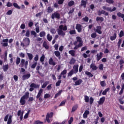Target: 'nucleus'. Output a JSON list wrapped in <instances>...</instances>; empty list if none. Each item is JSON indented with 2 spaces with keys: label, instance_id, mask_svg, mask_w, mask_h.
I'll return each instance as SVG.
<instances>
[{
  "label": "nucleus",
  "instance_id": "f03ea898",
  "mask_svg": "<svg viewBox=\"0 0 124 124\" xmlns=\"http://www.w3.org/2000/svg\"><path fill=\"white\" fill-rule=\"evenodd\" d=\"M29 97L30 93L29 92H26L25 94L20 98V100L19 101L20 105L22 106L25 105L26 104V100L28 99Z\"/></svg>",
  "mask_w": 124,
  "mask_h": 124
},
{
  "label": "nucleus",
  "instance_id": "bb28decb",
  "mask_svg": "<svg viewBox=\"0 0 124 124\" xmlns=\"http://www.w3.org/2000/svg\"><path fill=\"white\" fill-rule=\"evenodd\" d=\"M117 16L118 17H121V18H122L123 19V22H124V14H122V13L121 12H118L117 13Z\"/></svg>",
  "mask_w": 124,
  "mask_h": 124
},
{
  "label": "nucleus",
  "instance_id": "a18cd8bd",
  "mask_svg": "<svg viewBox=\"0 0 124 124\" xmlns=\"http://www.w3.org/2000/svg\"><path fill=\"white\" fill-rule=\"evenodd\" d=\"M84 100H85V102H86V103H88V102H89V101H90V98L89 97V96H88L87 95H85L84 96Z\"/></svg>",
  "mask_w": 124,
  "mask_h": 124
},
{
  "label": "nucleus",
  "instance_id": "4d7b16f0",
  "mask_svg": "<svg viewBox=\"0 0 124 124\" xmlns=\"http://www.w3.org/2000/svg\"><path fill=\"white\" fill-rule=\"evenodd\" d=\"M93 97H91L90 98V99H89V102H90V105H92V104H93Z\"/></svg>",
  "mask_w": 124,
  "mask_h": 124
},
{
  "label": "nucleus",
  "instance_id": "37998d69",
  "mask_svg": "<svg viewBox=\"0 0 124 124\" xmlns=\"http://www.w3.org/2000/svg\"><path fill=\"white\" fill-rule=\"evenodd\" d=\"M39 35L40 37H43L46 35V33L44 31H41L40 32Z\"/></svg>",
  "mask_w": 124,
  "mask_h": 124
},
{
  "label": "nucleus",
  "instance_id": "9b49d317",
  "mask_svg": "<svg viewBox=\"0 0 124 124\" xmlns=\"http://www.w3.org/2000/svg\"><path fill=\"white\" fill-rule=\"evenodd\" d=\"M8 39H5L2 40V42L1 43V45L3 46V47H7L8 46Z\"/></svg>",
  "mask_w": 124,
  "mask_h": 124
},
{
  "label": "nucleus",
  "instance_id": "4468645a",
  "mask_svg": "<svg viewBox=\"0 0 124 124\" xmlns=\"http://www.w3.org/2000/svg\"><path fill=\"white\" fill-rule=\"evenodd\" d=\"M82 25L80 24H77L76 26V29L78 31V32H81L82 31Z\"/></svg>",
  "mask_w": 124,
  "mask_h": 124
},
{
  "label": "nucleus",
  "instance_id": "aec40b11",
  "mask_svg": "<svg viewBox=\"0 0 124 124\" xmlns=\"http://www.w3.org/2000/svg\"><path fill=\"white\" fill-rule=\"evenodd\" d=\"M49 64H50V65H53V66H55L56 65V62H54V60H53V58H50L48 61Z\"/></svg>",
  "mask_w": 124,
  "mask_h": 124
},
{
  "label": "nucleus",
  "instance_id": "69168bd1",
  "mask_svg": "<svg viewBox=\"0 0 124 124\" xmlns=\"http://www.w3.org/2000/svg\"><path fill=\"white\" fill-rule=\"evenodd\" d=\"M64 0H59L58 1V4L62 5L63 3Z\"/></svg>",
  "mask_w": 124,
  "mask_h": 124
},
{
  "label": "nucleus",
  "instance_id": "13d9d810",
  "mask_svg": "<svg viewBox=\"0 0 124 124\" xmlns=\"http://www.w3.org/2000/svg\"><path fill=\"white\" fill-rule=\"evenodd\" d=\"M106 2L109 3V4H112L114 3V1L113 0H106Z\"/></svg>",
  "mask_w": 124,
  "mask_h": 124
},
{
  "label": "nucleus",
  "instance_id": "7ed1b4c3",
  "mask_svg": "<svg viewBox=\"0 0 124 124\" xmlns=\"http://www.w3.org/2000/svg\"><path fill=\"white\" fill-rule=\"evenodd\" d=\"M79 65L78 64L74 65L73 66V69L71 70V71L68 74V77H71L74 74H76L78 73V68Z\"/></svg>",
  "mask_w": 124,
  "mask_h": 124
},
{
  "label": "nucleus",
  "instance_id": "39448f33",
  "mask_svg": "<svg viewBox=\"0 0 124 124\" xmlns=\"http://www.w3.org/2000/svg\"><path fill=\"white\" fill-rule=\"evenodd\" d=\"M72 79L73 81H76L75 82L74 86H80V85L83 83V80H82V79H79L78 80V78L77 77L73 78Z\"/></svg>",
  "mask_w": 124,
  "mask_h": 124
},
{
  "label": "nucleus",
  "instance_id": "b1692460",
  "mask_svg": "<svg viewBox=\"0 0 124 124\" xmlns=\"http://www.w3.org/2000/svg\"><path fill=\"white\" fill-rule=\"evenodd\" d=\"M116 38H117V33H114L113 36H111L110 37V40H111V41L115 40Z\"/></svg>",
  "mask_w": 124,
  "mask_h": 124
},
{
  "label": "nucleus",
  "instance_id": "6e6552de",
  "mask_svg": "<svg viewBox=\"0 0 124 124\" xmlns=\"http://www.w3.org/2000/svg\"><path fill=\"white\" fill-rule=\"evenodd\" d=\"M55 18H56V19H57L58 20H60V19H61V15L60 14V13L56 12L52 14L51 15V19H55Z\"/></svg>",
  "mask_w": 124,
  "mask_h": 124
},
{
  "label": "nucleus",
  "instance_id": "72a5a7b5",
  "mask_svg": "<svg viewBox=\"0 0 124 124\" xmlns=\"http://www.w3.org/2000/svg\"><path fill=\"white\" fill-rule=\"evenodd\" d=\"M62 90H60L59 91L58 93H57L56 94H55L54 98H57V97H58V96H60V95H61V94H62Z\"/></svg>",
  "mask_w": 124,
  "mask_h": 124
},
{
  "label": "nucleus",
  "instance_id": "de8ad7c7",
  "mask_svg": "<svg viewBox=\"0 0 124 124\" xmlns=\"http://www.w3.org/2000/svg\"><path fill=\"white\" fill-rule=\"evenodd\" d=\"M77 42H79V43H82V39H81L80 37L77 36L76 37Z\"/></svg>",
  "mask_w": 124,
  "mask_h": 124
},
{
  "label": "nucleus",
  "instance_id": "c85d7f7f",
  "mask_svg": "<svg viewBox=\"0 0 124 124\" xmlns=\"http://www.w3.org/2000/svg\"><path fill=\"white\" fill-rule=\"evenodd\" d=\"M78 108V105H76L74 106L72 108V111H71L72 113H73V112H75V111H76Z\"/></svg>",
  "mask_w": 124,
  "mask_h": 124
},
{
  "label": "nucleus",
  "instance_id": "f3484780",
  "mask_svg": "<svg viewBox=\"0 0 124 124\" xmlns=\"http://www.w3.org/2000/svg\"><path fill=\"white\" fill-rule=\"evenodd\" d=\"M31 77V74L29 73L26 75L22 76V80L24 81L29 79Z\"/></svg>",
  "mask_w": 124,
  "mask_h": 124
},
{
  "label": "nucleus",
  "instance_id": "0e129e2a",
  "mask_svg": "<svg viewBox=\"0 0 124 124\" xmlns=\"http://www.w3.org/2000/svg\"><path fill=\"white\" fill-rule=\"evenodd\" d=\"M50 96H51V95H50V94L49 93H46L44 95V98H49V97H50Z\"/></svg>",
  "mask_w": 124,
  "mask_h": 124
},
{
  "label": "nucleus",
  "instance_id": "680f3d73",
  "mask_svg": "<svg viewBox=\"0 0 124 124\" xmlns=\"http://www.w3.org/2000/svg\"><path fill=\"white\" fill-rule=\"evenodd\" d=\"M121 44H122V39H120L117 44L118 48H119L120 47H121Z\"/></svg>",
  "mask_w": 124,
  "mask_h": 124
},
{
  "label": "nucleus",
  "instance_id": "a878e982",
  "mask_svg": "<svg viewBox=\"0 0 124 124\" xmlns=\"http://www.w3.org/2000/svg\"><path fill=\"white\" fill-rule=\"evenodd\" d=\"M85 74L86 75H87V76H89V78H91V77H93V75L89 71H85Z\"/></svg>",
  "mask_w": 124,
  "mask_h": 124
},
{
  "label": "nucleus",
  "instance_id": "e2e57ef3",
  "mask_svg": "<svg viewBox=\"0 0 124 124\" xmlns=\"http://www.w3.org/2000/svg\"><path fill=\"white\" fill-rule=\"evenodd\" d=\"M61 83H62V80H59L56 83V87H59L61 85Z\"/></svg>",
  "mask_w": 124,
  "mask_h": 124
},
{
  "label": "nucleus",
  "instance_id": "79ce46f5",
  "mask_svg": "<svg viewBox=\"0 0 124 124\" xmlns=\"http://www.w3.org/2000/svg\"><path fill=\"white\" fill-rule=\"evenodd\" d=\"M74 1L73 0H71L68 3V6H69L70 7H71V6H72L73 5H74Z\"/></svg>",
  "mask_w": 124,
  "mask_h": 124
},
{
  "label": "nucleus",
  "instance_id": "ea45409f",
  "mask_svg": "<svg viewBox=\"0 0 124 124\" xmlns=\"http://www.w3.org/2000/svg\"><path fill=\"white\" fill-rule=\"evenodd\" d=\"M13 6L15 8H16L17 9H21V7L19 6L17 3H13Z\"/></svg>",
  "mask_w": 124,
  "mask_h": 124
},
{
  "label": "nucleus",
  "instance_id": "49530a36",
  "mask_svg": "<svg viewBox=\"0 0 124 124\" xmlns=\"http://www.w3.org/2000/svg\"><path fill=\"white\" fill-rule=\"evenodd\" d=\"M101 12L102 14H104L105 16H108V15H109V13L106 12L104 10H101Z\"/></svg>",
  "mask_w": 124,
  "mask_h": 124
},
{
  "label": "nucleus",
  "instance_id": "58836bf2",
  "mask_svg": "<svg viewBox=\"0 0 124 124\" xmlns=\"http://www.w3.org/2000/svg\"><path fill=\"white\" fill-rule=\"evenodd\" d=\"M45 61V55L43 54L40 58V61L41 62H43Z\"/></svg>",
  "mask_w": 124,
  "mask_h": 124
},
{
  "label": "nucleus",
  "instance_id": "774afa93",
  "mask_svg": "<svg viewBox=\"0 0 124 124\" xmlns=\"http://www.w3.org/2000/svg\"><path fill=\"white\" fill-rule=\"evenodd\" d=\"M26 36L27 37H30V30H27L26 31V34H25Z\"/></svg>",
  "mask_w": 124,
  "mask_h": 124
},
{
  "label": "nucleus",
  "instance_id": "8fccbe9b",
  "mask_svg": "<svg viewBox=\"0 0 124 124\" xmlns=\"http://www.w3.org/2000/svg\"><path fill=\"white\" fill-rule=\"evenodd\" d=\"M69 33L71 35H72V34H76V31L75 30H71L69 31Z\"/></svg>",
  "mask_w": 124,
  "mask_h": 124
},
{
  "label": "nucleus",
  "instance_id": "a211bd4d",
  "mask_svg": "<svg viewBox=\"0 0 124 124\" xmlns=\"http://www.w3.org/2000/svg\"><path fill=\"white\" fill-rule=\"evenodd\" d=\"M102 56H103V53L100 52L99 54H97L96 57H97V62H99L100 60H101V58H102Z\"/></svg>",
  "mask_w": 124,
  "mask_h": 124
},
{
  "label": "nucleus",
  "instance_id": "20e7f679",
  "mask_svg": "<svg viewBox=\"0 0 124 124\" xmlns=\"http://www.w3.org/2000/svg\"><path fill=\"white\" fill-rule=\"evenodd\" d=\"M54 116V112H51L50 113L48 112L46 116V121L50 124L51 122L53 121V117Z\"/></svg>",
  "mask_w": 124,
  "mask_h": 124
},
{
  "label": "nucleus",
  "instance_id": "5fc2aeb1",
  "mask_svg": "<svg viewBox=\"0 0 124 124\" xmlns=\"http://www.w3.org/2000/svg\"><path fill=\"white\" fill-rule=\"evenodd\" d=\"M91 36L92 38H95L96 37V36H97V35H96V32H93L92 34H91Z\"/></svg>",
  "mask_w": 124,
  "mask_h": 124
},
{
  "label": "nucleus",
  "instance_id": "c756f323",
  "mask_svg": "<svg viewBox=\"0 0 124 124\" xmlns=\"http://www.w3.org/2000/svg\"><path fill=\"white\" fill-rule=\"evenodd\" d=\"M53 11H54V9L51 7V6H49L47 7V13H52V12H53Z\"/></svg>",
  "mask_w": 124,
  "mask_h": 124
},
{
  "label": "nucleus",
  "instance_id": "4be33fe9",
  "mask_svg": "<svg viewBox=\"0 0 124 124\" xmlns=\"http://www.w3.org/2000/svg\"><path fill=\"white\" fill-rule=\"evenodd\" d=\"M90 68H92V70H96L97 69V66H95V64L92 63L90 65Z\"/></svg>",
  "mask_w": 124,
  "mask_h": 124
},
{
  "label": "nucleus",
  "instance_id": "2eb2a0df",
  "mask_svg": "<svg viewBox=\"0 0 124 124\" xmlns=\"http://www.w3.org/2000/svg\"><path fill=\"white\" fill-rule=\"evenodd\" d=\"M88 0H81V4L80 6H83L84 8H86L87 7V2Z\"/></svg>",
  "mask_w": 124,
  "mask_h": 124
},
{
  "label": "nucleus",
  "instance_id": "09e8293b",
  "mask_svg": "<svg viewBox=\"0 0 124 124\" xmlns=\"http://www.w3.org/2000/svg\"><path fill=\"white\" fill-rule=\"evenodd\" d=\"M36 71H37V73H38L39 75H41V73L39 71V69H40V66L38 65L36 67Z\"/></svg>",
  "mask_w": 124,
  "mask_h": 124
},
{
  "label": "nucleus",
  "instance_id": "052dcab7",
  "mask_svg": "<svg viewBox=\"0 0 124 124\" xmlns=\"http://www.w3.org/2000/svg\"><path fill=\"white\" fill-rule=\"evenodd\" d=\"M36 65H37V62H35L31 65V68L34 69L35 67H36Z\"/></svg>",
  "mask_w": 124,
  "mask_h": 124
},
{
  "label": "nucleus",
  "instance_id": "cd10ccee",
  "mask_svg": "<svg viewBox=\"0 0 124 124\" xmlns=\"http://www.w3.org/2000/svg\"><path fill=\"white\" fill-rule=\"evenodd\" d=\"M110 90L109 88H106L102 93V94H103V95H106V94H107V93H108V92H109V90Z\"/></svg>",
  "mask_w": 124,
  "mask_h": 124
},
{
  "label": "nucleus",
  "instance_id": "9d476101",
  "mask_svg": "<svg viewBox=\"0 0 124 124\" xmlns=\"http://www.w3.org/2000/svg\"><path fill=\"white\" fill-rule=\"evenodd\" d=\"M102 8L104 10H107V11H109V12H114L116 11V8L114 7L112 9L111 7H107L106 6H103Z\"/></svg>",
  "mask_w": 124,
  "mask_h": 124
},
{
  "label": "nucleus",
  "instance_id": "423d86ee",
  "mask_svg": "<svg viewBox=\"0 0 124 124\" xmlns=\"http://www.w3.org/2000/svg\"><path fill=\"white\" fill-rule=\"evenodd\" d=\"M28 64L29 61H26V60L24 59H21L20 64V65L21 66V67H24L25 69H27V68H28Z\"/></svg>",
  "mask_w": 124,
  "mask_h": 124
},
{
  "label": "nucleus",
  "instance_id": "e433bc0d",
  "mask_svg": "<svg viewBox=\"0 0 124 124\" xmlns=\"http://www.w3.org/2000/svg\"><path fill=\"white\" fill-rule=\"evenodd\" d=\"M43 46L46 49H49V46L47 44V42L44 41L43 44Z\"/></svg>",
  "mask_w": 124,
  "mask_h": 124
},
{
  "label": "nucleus",
  "instance_id": "ddd939ff",
  "mask_svg": "<svg viewBox=\"0 0 124 124\" xmlns=\"http://www.w3.org/2000/svg\"><path fill=\"white\" fill-rule=\"evenodd\" d=\"M23 115H24V111H21V110H19L17 111V116L20 117V121H23Z\"/></svg>",
  "mask_w": 124,
  "mask_h": 124
},
{
  "label": "nucleus",
  "instance_id": "1a4fd4ad",
  "mask_svg": "<svg viewBox=\"0 0 124 124\" xmlns=\"http://www.w3.org/2000/svg\"><path fill=\"white\" fill-rule=\"evenodd\" d=\"M39 85L36 84L35 83H32L30 85V88L29 89L30 92H32L34 89H38Z\"/></svg>",
  "mask_w": 124,
  "mask_h": 124
},
{
  "label": "nucleus",
  "instance_id": "6ab92c4d",
  "mask_svg": "<svg viewBox=\"0 0 124 124\" xmlns=\"http://www.w3.org/2000/svg\"><path fill=\"white\" fill-rule=\"evenodd\" d=\"M101 29H102L101 26H96V31L99 34H101L102 33V31H101Z\"/></svg>",
  "mask_w": 124,
  "mask_h": 124
},
{
  "label": "nucleus",
  "instance_id": "f257e3e1",
  "mask_svg": "<svg viewBox=\"0 0 124 124\" xmlns=\"http://www.w3.org/2000/svg\"><path fill=\"white\" fill-rule=\"evenodd\" d=\"M67 31V26L65 25L63 27V25H61L59 26V29H57V32L59 35H61L63 37L65 35V32L63 31Z\"/></svg>",
  "mask_w": 124,
  "mask_h": 124
},
{
  "label": "nucleus",
  "instance_id": "603ef678",
  "mask_svg": "<svg viewBox=\"0 0 124 124\" xmlns=\"http://www.w3.org/2000/svg\"><path fill=\"white\" fill-rule=\"evenodd\" d=\"M66 73H67V70H66V69H64L61 72L60 75H61L62 76V75H65Z\"/></svg>",
  "mask_w": 124,
  "mask_h": 124
},
{
  "label": "nucleus",
  "instance_id": "412c9836",
  "mask_svg": "<svg viewBox=\"0 0 124 124\" xmlns=\"http://www.w3.org/2000/svg\"><path fill=\"white\" fill-rule=\"evenodd\" d=\"M54 54L57 58H58L59 60H61V52L59 51H54Z\"/></svg>",
  "mask_w": 124,
  "mask_h": 124
},
{
  "label": "nucleus",
  "instance_id": "0eeeda50",
  "mask_svg": "<svg viewBox=\"0 0 124 124\" xmlns=\"http://www.w3.org/2000/svg\"><path fill=\"white\" fill-rule=\"evenodd\" d=\"M42 93H43V89H40L36 96L37 99H39V101L40 102L42 101Z\"/></svg>",
  "mask_w": 124,
  "mask_h": 124
},
{
  "label": "nucleus",
  "instance_id": "3c124183",
  "mask_svg": "<svg viewBox=\"0 0 124 124\" xmlns=\"http://www.w3.org/2000/svg\"><path fill=\"white\" fill-rule=\"evenodd\" d=\"M100 85L101 87H105L106 86V83L105 82V81H100Z\"/></svg>",
  "mask_w": 124,
  "mask_h": 124
},
{
  "label": "nucleus",
  "instance_id": "473e14b6",
  "mask_svg": "<svg viewBox=\"0 0 124 124\" xmlns=\"http://www.w3.org/2000/svg\"><path fill=\"white\" fill-rule=\"evenodd\" d=\"M8 68H9L8 64H6L3 66V71H4V72H6V71H7V70H8Z\"/></svg>",
  "mask_w": 124,
  "mask_h": 124
},
{
  "label": "nucleus",
  "instance_id": "393cba45",
  "mask_svg": "<svg viewBox=\"0 0 124 124\" xmlns=\"http://www.w3.org/2000/svg\"><path fill=\"white\" fill-rule=\"evenodd\" d=\"M21 58L20 57H16V65H19L20 64V62H21Z\"/></svg>",
  "mask_w": 124,
  "mask_h": 124
},
{
  "label": "nucleus",
  "instance_id": "f704fd0d",
  "mask_svg": "<svg viewBox=\"0 0 124 124\" xmlns=\"http://www.w3.org/2000/svg\"><path fill=\"white\" fill-rule=\"evenodd\" d=\"M46 38L48 41H51L53 39V37L52 35H50V34H47L46 35Z\"/></svg>",
  "mask_w": 124,
  "mask_h": 124
},
{
  "label": "nucleus",
  "instance_id": "4c0bfd02",
  "mask_svg": "<svg viewBox=\"0 0 124 124\" xmlns=\"http://www.w3.org/2000/svg\"><path fill=\"white\" fill-rule=\"evenodd\" d=\"M27 56L28 57V59L30 61H31L33 58V56L31 54V53H27Z\"/></svg>",
  "mask_w": 124,
  "mask_h": 124
},
{
  "label": "nucleus",
  "instance_id": "338daca9",
  "mask_svg": "<svg viewBox=\"0 0 124 124\" xmlns=\"http://www.w3.org/2000/svg\"><path fill=\"white\" fill-rule=\"evenodd\" d=\"M103 64H100L99 65V69H100V70H103Z\"/></svg>",
  "mask_w": 124,
  "mask_h": 124
},
{
  "label": "nucleus",
  "instance_id": "2f4dec72",
  "mask_svg": "<svg viewBox=\"0 0 124 124\" xmlns=\"http://www.w3.org/2000/svg\"><path fill=\"white\" fill-rule=\"evenodd\" d=\"M83 46V43H79L78 44V45L76 46L74 48V50H77V49H78V48H79V47H82Z\"/></svg>",
  "mask_w": 124,
  "mask_h": 124
},
{
  "label": "nucleus",
  "instance_id": "dca6fc26",
  "mask_svg": "<svg viewBox=\"0 0 124 124\" xmlns=\"http://www.w3.org/2000/svg\"><path fill=\"white\" fill-rule=\"evenodd\" d=\"M105 101V97L103 96L100 98L99 101L98 102L99 105H102L104 102Z\"/></svg>",
  "mask_w": 124,
  "mask_h": 124
},
{
  "label": "nucleus",
  "instance_id": "a19ab883",
  "mask_svg": "<svg viewBox=\"0 0 124 124\" xmlns=\"http://www.w3.org/2000/svg\"><path fill=\"white\" fill-rule=\"evenodd\" d=\"M75 62H76V60H75V59H74V58H72L71 59L69 63L70 64H74Z\"/></svg>",
  "mask_w": 124,
  "mask_h": 124
},
{
  "label": "nucleus",
  "instance_id": "c03bdc74",
  "mask_svg": "<svg viewBox=\"0 0 124 124\" xmlns=\"http://www.w3.org/2000/svg\"><path fill=\"white\" fill-rule=\"evenodd\" d=\"M49 84V81H46L45 83L42 85V89H44L47 87V85Z\"/></svg>",
  "mask_w": 124,
  "mask_h": 124
},
{
  "label": "nucleus",
  "instance_id": "bf43d9fd",
  "mask_svg": "<svg viewBox=\"0 0 124 124\" xmlns=\"http://www.w3.org/2000/svg\"><path fill=\"white\" fill-rule=\"evenodd\" d=\"M31 35H34V37H36L37 34L36 32H35V31H32L31 32Z\"/></svg>",
  "mask_w": 124,
  "mask_h": 124
},
{
  "label": "nucleus",
  "instance_id": "6e6d98bb",
  "mask_svg": "<svg viewBox=\"0 0 124 124\" xmlns=\"http://www.w3.org/2000/svg\"><path fill=\"white\" fill-rule=\"evenodd\" d=\"M82 20L84 22H89V17L86 16L82 18Z\"/></svg>",
  "mask_w": 124,
  "mask_h": 124
},
{
  "label": "nucleus",
  "instance_id": "f8f14e48",
  "mask_svg": "<svg viewBox=\"0 0 124 124\" xmlns=\"http://www.w3.org/2000/svg\"><path fill=\"white\" fill-rule=\"evenodd\" d=\"M23 43H24L25 46H29V45H30L31 41L30 40V38H25V39H23Z\"/></svg>",
  "mask_w": 124,
  "mask_h": 124
},
{
  "label": "nucleus",
  "instance_id": "c9c22d12",
  "mask_svg": "<svg viewBox=\"0 0 124 124\" xmlns=\"http://www.w3.org/2000/svg\"><path fill=\"white\" fill-rule=\"evenodd\" d=\"M69 54H70V55L72 57H75V50H71L69 51Z\"/></svg>",
  "mask_w": 124,
  "mask_h": 124
},
{
  "label": "nucleus",
  "instance_id": "5701e85b",
  "mask_svg": "<svg viewBox=\"0 0 124 124\" xmlns=\"http://www.w3.org/2000/svg\"><path fill=\"white\" fill-rule=\"evenodd\" d=\"M89 114H90V111L85 110L84 114H83L84 119H86V118H88V115H89Z\"/></svg>",
  "mask_w": 124,
  "mask_h": 124
},
{
  "label": "nucleus",
  "instance_id": "864d4df0",
  "mask_svg": "<svg viewBox=\"0 0 124 124\" xmlns=\"http://www.w3.org/2000/svg\"><path fill=\"white\" fill-rule=\"evenodd\" d=\"M123 36H124V32L123 30H122L119 33V37H123Z\"/></svg>",
  "mask_w": 124,
  "mask_h": 124
},
{
  "label": "nucleus",
  "instance_id": "7c9ffc66",
  "mask_svg": "<svg viewBox=\"0 0 124 124\" xmlns=\"http://www.w3.org/2000/svg\"><path fill=\"white\" fill-rule=\"evenodd\" d=\"M96 21H97V22L98 21H99L100 22H103V21H104V18L102 17L97 16L96 18Z\"/></svg>",
  "mask_w": 124,
  "mask_h": 124
}]
</instances>
